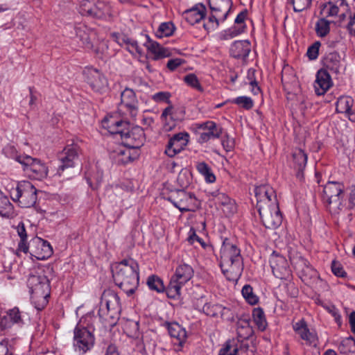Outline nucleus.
<instances>
[{
  "mask_svg": "<svg viewBox=\"0 0 355 355\" xmlns=\"http://www.w3.org/2000/svg\"><path fill=\"white\" fill-rule=\"evenodd\" d=\"M189 135L187 132H179L174 135L168 141L165 153L171 157L181 152L189 142Z\"/></svg>",
  "mask_w": 355,
  "mask_h": 355,
  "instance_id": "dca6fc26",
  "label": "nucleus"
},
{
  "mask_svg": "<svg viewBox=\"0 0 355 355\" xmlns=\"http://www.w3.org/2000/svg\"><path fill=\"white\" fill-rule=\"evenodd\" d=\"M8 318L12 324H21L23 323L21 313L17 307L9 310L8 312Z\"/></svg>",
  "mask_w": 355,
  "mask_h": 355,
  "instance_id": "6e6d98bb",
  "label": "nucleus"
},
{
  "mask_svg": "<svg viewBox=\"0 0 355 355\" xmlns=\"http://www.w3.org/2000/svg\"><path fill=\"white\" fill-rule=\"evenodd\" d=\"M102 126L112 135H119L124 146L135 150L141 147L145 140L144 130L139 126L129 128V123L117 119L114 116L105 117Z\"/></svg>",
  "mask_w": 355,
  "mask_h": 355,
  "instance_id": "f257e3e1",
  "label": "nucleus"
},
{
  "mask_svg": "<svg viewBox=\"0 0 355 355\" xmlns=\"http://www.w3.org/2000/svg\"><path fill=\"white\" fill-rule=\"evenodd\" d=\"M339 349L343 354L355 353V339L352 337L343 339L339 345Z\"/></svg>",
  "mask_w": 355,
  "mask_h": 355,
  "instance_id": "8fccbe9b",
  "label": "nucleus"
},
{
  "mask_svg": "<svg viewBox=\"0 0 355 355\" xmlns=\"http://www.w3.org/2000/svg\"><path fill=\"white\" fill-rule=\"evenodd\" d=\"M354 101L349 96L339 97L336 103V110L338 113L344 114L349 118L355 114Z\"/></svg>",
  "mask_w": 355,
  "mask_h": 355,
  "instance_id": "a878e982",
  "label": "nucleus"
},
{
  "mask_svg": "<svg viewBox=\"0 0 355 355\" xmlns=\"http://www.w3.org/2000/svg\"><path fill=\"white\" fill-rule=\"evenodd\" d=\"M243 31V28H232L229 30L226 31L225 33L223 35V38L224 40H229L231 38H233L239 34H241Z\"/></svg>",
  "mask_w": 355,
  "mask_h": 355,
  "instance_id": "0e129e2a",
  "label": "nucleus"
},
{
  "mask_svg": "<svg viewBox=\"0 0 355 355\" xmlns=\"http://www.w3.org/2000/svg\"><path fill=\"white\" fill-rule=\"evenodd\" d=\"M76 33L77 37L82 42L83 47L87 49H92L93 48L91 35L87 31L85 28H76Z\"/></svg>",
  "mask_w": 355,
  "mask_h": 355,
  "instance_id": "ea45409f",
  "label": "nucleus"
},
{
  "mask_svg": "<svg viewBox=\"0 0 355 355\" xmlns=\"http://www.w3.org/2000/svg\"><path fill=\"white\" fill-rule=\"evenodd\" d=\"M293 159L295 167L300 171H302L307 162V155L300 148L295 149L293 153Z\"/></svg>",
  "mask_w": 355,
  "mask_h": 355,
  "instance_id": "4c0bfd02",
  "label": "nucleus"
},
{
  "mask_svg": "<svg viewBox=\"0 0 355 355\" xmlns=\"http://www.w3.org/2000/svg\"><path fill=\"white\" fill-rule=\"evenodd\" d=\"M167 200L179 209L181 212L193 210L196 202L195 197L184 190L172 191Z\"/></svg>",
  "mask_w": 355,
  "mask_h": 355,
  "instance_id": "ddd939ff",
  "label": "nucleus"
},
{
  "mask_svg": "<svg viewBox=\"0 0 355 355\" xmlns=\"http://www.w3.org/2000/svg\"><path fill=\"white\" fill-rule=\"evenodd\" d=\"M220 266L229 281L236 282L243 270L241 250L230 239L225 238L220 251Z\"/></svg>",
  "mask_w": 355,
  "mask_h": 355,
  "instance_id": "f03ea898",
  "label": "nucleus"
},
{
  "mask_svg": "<svg viewBox=\"0 0 355 355\" xmlns=\"http://www.w3.org/2000/svg\"><path fill=\"white\" fill-rule=\"evenodd\" d=\"M206 15V8L202 3H197L183 13L186 21L191 25L200 22Z\"/></svg>",
  "mask_w": 355,
  "mask_h": 355,
  "instance_id": "393cba45",
  "label": "nucleus"
},
{
  "mask_svg": "<svg viewBox=\"0 0 355 355\" xmlns=\"http://www.w3.org/2000/svg\"><path fill=\"white\" fill-rule=\"evenodd\" d=\"M273 275L278 279H287L291 276L288 261L286 258L276 252H273L269 259Z\"/></svg>",
  "mask_w": 355,
  "mask_h": 355,
  "instance_id": "4468645a",
  "label": "nucleus"
},
{
  "mask_svg": "<svg viewBox=\"0 0 355 355\" xmlns=\"http://www.w3.org/2000/svg\"><path fill=\"white\" fill-rule=\"evenodd\" d=\"M328 211L333 215L340 214L345 207L343 196L332 198L330 200H323Z\"/></svg>",
  "mask_w": 355,
  "mask_h": 355,
  "instance_id": "c9c22d12",
  "label": "nucleus"
},
{
  "mask_svg": "<svg viewBox=\"0 0 355 355\" xmlns=\"http://www.w3.org/2000/svg\"><path fill=\"white\" fill-rule=\"evenodd\" d=\"M232 103L236 104L245 110H250L254 106V102L252 98L245 96H239L233 99Z\"/></svg>",
  "mask_w": 355,
  "mask_h": 355,
  "instance_id": "603ef678",
  "label": "nucleus"
},
{
  "mask_svg": "<svg viewBox=\"0 0 355 355\" xmlns=\"http://www.w3.org/2000/svg\"><path fill=\"white\" fill-rule=\"evenodd\" d=\"M193 274L194 270L190 265L182 263L178 266L166 288L167 296L173 299L179 297L182 287L191 279Z\"/></svg>",
  "mask_w": 355,
  "mask_h": 355,
  "instance_id": "39448f33",
  "label": "nucleus"
},
{
  "mask_svg": "<svg viewBox=\"0 0 355 355\" xmlns=\"http://www.w3.org/2000/svg\"><path fill=\"white\" fill-rule=\"evenodd\" d=\"M185 112L184 110L169 105L162 112L160 119L165 131H171L177 124L183 120Z\"/></svg>",
  "mask_w": 355,
  "mask_h": 355,
  "instance_id": "f8f14e48",
  "label": "nucleus"
},
{
  "mask_svg": "<svg viewBox=\"0 0 355 355\" xmlns=\"http://www.w3.org/2000/svg\"><path fill=\"white\" fill-rule=\"evenodd\" d=\"M184 62V61L180 58L171 59L168 61L166 66L169 70L174 71Z\"/></svg>",
  "mask_w": 355,
  "mask_h": 355,
  "instance_id": "774afa93",
  "label": "nucleus"
},
{
  "mask_svg": "<svg viewBox=\"0 0 355 355\" xmlns=\"http://www.w3.org/2000/svg\"><path fill=\"white\" fill-rule=\"evenodd\" d=\"M95 341L94 336L89 329L78 324L73 331V346L76 352L84 354L91 350Z\"/></svg>",
  "mask_w": 355,
  "mask_h": 355,
  "instance_id": "0eeeda50",
  "label": "nucleus"
},
{
  "mask_svg": "<svg viewBox=\"0 0 355 355\" xmlns=\"http://www.w3.org/2000/svg\"><path fill=\"white\" fill-rule=\"evenodd\" d=\"M230 52L235 58H245L250 52V43L248 40L235 41L231 45Z\"/></svg>",
  "mask_w": 355,
  "mask_h": 355,
  "instance_id": "c85d7f7f",
  "label": "nucleus"
},
{
  "mask_svg": "<svg viewBox=\"0 0 355 355\" xmlns=\"http://www.w3.org/2000/svg\"><path fill=\"white\" fill-rule=\"evenodd\" d=\"M293 330L300 337L310 345L315 346L318 336L315 331H311L304 319L299 320L293 325Z\"/></svg>",
  "mask_w": 355,
  "mask_h": 355,
  "instance_id": "412c9836",
  "label": "nucleus"
},
{
  "mask_svg": "<svg viewBox=\"0 0 355 355\" xmlns=\"http://www.w3.org/2000/svg\"><path fill=\"white\" fill-rule=\"evenodd\" d=\"M112 272L115 284L128 295L135 293L139 281V264L135 259L128 258L114 263Z\"/></svg>",
  "mask_w": 355,
  "mask_h": 355,
  "instance_id": "7ed1b4c3",
  "label": "nucleus"
},
{
  "mask_svg": "<svg viewBox=\"0 0 355 355\" xmlns=\"http://www.w3.org/2000/svg\"><path fill=\"white\" fill-rule=\"evenodd\" d=\"M198 171L203 175L206 182L212 183L215 182L216 177L211 171L210 167L205 162H199L196 165Z\"/></svg>",
  "mask_w": 355,
  "mask_h": 355,
  "instance_id": "37998d69",
  "label": "nucleus"
},
{
  "mask_svg": "<svg viewBox=\"0 0 355 355\" xmlns=\"http://www.w3.org/2000/svg\"><path fill=\"white\" fill-rule=\"evenodd\" d=\"M257 211L261 222L266 228L275 229L282 224V216L277 201L273 200L271 205L261 206Z\"/></svg>",
  "mask_w": 355,
  "mask_h": 355,
  "instance_id": "1a4fd4ad",
  "label": "nucleus"
},
{
  "mask_svg": "<svg viewBox=\"0 0 355 355\" xmlns=\"http://www.w3.org/2000/svg\"><path fill=\"white\" fill-rule=\"evenodd\" d=\"M241 293L246 302L251 305H254L259 302L258 297L254 293L253 288L250 285H245L242 288Z\"/></svg>",
  "mask_w": 355,
  "mask_h": 355,
  "instance_id": "09e8293b",
  "label": "nucleus"
},
{
  "mask_svg": "<svg viewBox=\"0 0 355 355\" xmlns=\"http://www.w3.org/2000/svg\"><path fill=\"white\" fill-rule=\"evenodd\" d=\"M255 197L257 198V209L271 205L277 201L275 190L268 184H262L255 188Z\"/></svg>",
  "mask_w": 355,
  "mask_h": 355,
  "instance_id": "f3484780",
  "label": "nucleus"
},
{
  "mask_svg": "<svg viewBox=\"0 0 355 355\" xmlns=\"http://www.w3.org/2000/svg\"><path fill=\"white\" fill-rule=\"evenodd\" d=\"M112 37L120 46H124V47L126 45L127 42H128L129 39H130L125 35L121 34V33H112Z\"/></svg>",
  "mask_w": 355,
  "mask_h": 355,
  "instance_id": "e2e57ef3",
  "label": "nucleus"
},
{
  "mask_svg": "<svg viewBox=\"0 0 355 355\" xmlns=\"http://www.w3.org/2000/svg\"><path fill=\"white\" fill-rule=\"evenodd\" d=\"M324 69L334 73H338L343 67L340 55L336 51H330L325 54L322 60Z\"/></svg>",
  "mask_w": 355,
  "mask_h": 355,
  "instance_id": "b1692460",
  "label": "nucleus"
},
{
  "mask_svg": "<svg viewBox=\"0 0 355 355\" xmlns=\"http://www.w3.org/2000/svg\"><path fill=\"white\" fill-rule=\"evenodd\" d=\"M331 270L336 276L339 277H345L347 275L341 265L335 261L332 263Z\"/></svg>",
  "mask_w": 355,
  "mask_h": 355,
  "instance_id": "69168bd1",
  "label": "nucleus"
},
{
  "mask_svg": "<svg viewBox=\"0 0 355 355\" xmlns=\"http://www.w3.org/2000/svg\"><path fill=\"white\" fill-rule=\"evenodd\" d=\"M315 32L320 37H325L330 31V23L325 18L319 19L315 23Z\"/></svg>",
  "mask_w": 355,
  "mask_h": 355,
  "instance_id": "49530a36",
  "label": "nucleus"
},
{
  "mask_svg": "<svg viewBox=\"0 0 355 355\" xmlns=\"http://www.w3.org/2000/svg\"><path fill=\"white\" fill-rule=\"evenodd\" d=\"M335 3L334 2L329 1L321 5L320 13L322 17H334L338 15L339 8Z\"/></svg>",
  "mask_w": 355,
  "mask_h": 355,
  "instance_id": "a19ab883",
  "label": "nucleus"
},
{
  "mask_svg": "<svg viewBox=\"0 0 355 355\" xmlns=\"http://www.w3.org/2000/svg\"><path fill=\"white\" fill-rule=\"evenodd\" d=\"M125 48L132 54H141L142 53V49L139 46L137 42L130 38L125 46Z\"/></svg>",
  "mask_w": 355,
  "mask_h": 355,
  "instance_id": "bf43d9fd",
  "label": "nucleus"
},
{
  "mask_svg": "<svg viewBox=\"0 0 355 355\" xmlns=\"http://www.w3.org/2000/svg\"><path fill=\"white\" fill-rule=\"evenodd\" d=\"M320 46V42H315L308 48L306 55L310 60H315L318 58Z\"/></svg>",
  "mask_w": 355,
  "mask_h": 355,
  "instance_id": "13d9d810",
  "label": "nucleus"
},
{
  "mask_svg": "<svg viewBox=\"0 0 355 355\" xmlns=\"http://www.w3.org/2000/svg\"><path fill=\"white\" fill-rule=\"evenodd\" d=\"M291 261L295 268L303 275H312L315 272L309 262L302 257L293 258Z\"/></svg>",
  "mask_w": 355,
  "mask_h": 355,
  "instance_id": "f704fd0d",
  "label": "nucleus"
},
{
  "mask_svg": "<svg viewBox=\"0 0 355 355\" xmlns=\"http://www.w3.org/2000/svg\"><path fill=\"white\" fill-rule=\"evenodd\" d=\"M80 152V146L77 143H71L67 145L59 155L60 165L58 168V173L61 175L64 171L75 166L76 162L78 159Z\"/></svg>",
  "mask_w": 355,
  "mask_h": 355,
  "instance_id": "9b49d317",
  "label": "nucleus"
},
{
  "mask_svg": "<svg viewBox=\"0 0 355 355\" xmlns=\"http://www.w3.org/2000/svg\"><path fill=\"white\" fill-rule=\"evenodd\" d=\"M49 297H46L44 295L31 294V302L35 308L38 311H41L46 307L49 302Z\"/></svg>",
  "mask_w": 355,
  "mask_h": 355,
  "instance_id": "3c124183",
  "label": "nucleus"
},
{
  "mask_svg": "<svg viewBox=\"0 0 355 355\" xmlns=\"http://www.w3.org/2000/svg\"><path fill=\"white\" fill-rule=\"evenodd\" d=\"M202 311L209 316L211 317H216L219 314L223 317L227 312L230 311V309L223 307L218 304H211V303H205L202 307Z\"/></svg>",
  "mask_w": 355,
  "mask_h": 355,
  "instance_id": "72a5a7b5",
  "label": "nucleus"
},
{
  "mask_svg": "<svg viewBox=\"0 0 355 355\" xmlns=\"http://www.w3.org/2000/svg\"><path fill=\"white\" fill-rule=\"evenodd\" d=\"M198 128L202 130L199 136L200 143H205L210 139L219 138L223 132V128L212 121L201 123Z\"/></svg>",
  "mask_w": 355,
  "mask_h": 355,
  "instance_id": "a211bd4d",
  "label": "nucleus"
},
{
  "mask_svg": "<svg viewBox=\"0 0 355 355\" xmlns=\"http://www.w3.org/2000/svg\"><path fill=\"white\" fill-rule=\"evenodd\" d=\"M175 26L171 21L161 23L155 31V35L158 38L169 37L175 31Z\"/></svg>",
  "mask_w": 355,
  "mask_h": 355,
  "instance_id": "58836bf2",
  "label": "nucleus"
},
{
  "mask_svg": "<svg viewBox=\"0 0 355 355\" xmlns=\"http://www.w3.org/2000/svg\"><path fill=\"white\" fill-rule=\"evenodd\" d=\"M239 340L232 339L226 341L218 355H236L239 349Z\"/></svg>",
  "mask_w": 355,
  "mask_h": 355,
  "instance_id": "e433bc0d",
  "label": "nucleus"
},
{
  "mask_svg": "<svg viewBox=\"0 0 355 355\" xmlns=\"http://www.w3.org/2000/svg\"><path fill=\"white\" fill-rule=\"evenodd\" d=\"M191 177L188 171H181L178 177V182L181 187L186 188L190 184Z\"/></svg>",
  "mask_w": 355,
  "mask_h": 355,
  "instance_id": "4d7b16f0",
  "label": "nucleus"
},
{
  "mask_svg": "<svg viewBox=\"0 0 355 355\" xmlns=\"http://www.w3.org/2000/svg\"><path fill=\"white\" fill-rule=\"evenodd\" d=\"M295 12H302L310 7L312 0H289Z\"/></svg>",
  "mask_w": 355,
  "mask_h": 355,
  "instance_id": "864d4df0",
  "label": "nucleus"
},
{
  "mask_svg": "<svg viewBox=\"0 0 355 355\" xmlns=\"http://www.w3.org/2000/svg\"><path fill=\"white\" fill-rule=\"evenodd\" d=\"M225 20L223 19V15L217 12H212L208 21L205 23L203 26L206 30H214L218 28L220 21H224Z\"/></svg>",
  "mask_w": 355,
  "mask_h": 355,
  "instance_id": "de8ad7c7",
  "label": "nucleus"
},
{
  "mask_svg": "<svg viewBox=\"0 0 355 355\" xmlns=\"http://www.w3.org/2000/svg\"><path fill=\"white\" fill-rule=\"evenodd\" d=\"M13 214V206L8 198L1 193L0 196V215L4 217H10Z\"/></svg>",
  "mask_w": 355,
  "mask_h": 355,
  "instance_id": "c03bdc74",
  "label": "nucleus"
},
{
  "mask_svg": "<svg viewBox=\"0 0 355 355\" xmlns=\"http://www.w3.org/2000/svg\"><path fill=\"white\" fill-rule=\"evenodd\" d=\"M110 157L118 164H127L137 158L138 154L135 150L123 145L117 146L110 153Z\"/></svg>",
  "mask_w": 355,
  "mask_h": 355,
  "instance_id": "6ab92c4d",
  "label": "nucleus"
},
{
  "mask_svg": "<svg viewBox=\"0 0 355 355\" xmlns=\"http://www.w3.org/2000/svg\"><path fill=\"white\" fill-rule=\"evenodd\" d=\"M79 12L83 15L92 18L103 19L111 15L110 5L104 1L94 3L88 0L81 1Z\"/></svg>",
  "mask_w": 355,
  "mask_h": 355,
  "instance_id": "9d476101",
  "label": "nucleus"
},
{
  "mask_svg": "<svg viewBox=\"0 0 355 355\" xmlns=\"http://www.w3.org/2000/svg\"><path fill=\"white\" fill-rule=\"evenodd\" d=\"M236 332L239 340H245L253 334V330L247 318H240L237 322Z\"/></svg>",
  "mask_w": 355,
  "mask_h": 355,
  "instance_id": "473e14b6",
  "label": "nucleus"
},
{
  "mask_svg": "<svg viewBox=\"0 0 355 355\" xmlns=\"http://www.w3.org/2000/svg\"><path fill=\"white\" fill-rule=\"evenodd\" d=\"M145 46L147 50L153 55V59L155 60L167 58L171 55L168 49L163 47L157 42L153 41L148 36H147V41L145 43Z\"/></svg>",
  "mask_w": 355,
  "mask_h": 355,
  "instance_id": "cd10ccee",
  "label": "nucleus"
},
{
  "mask_svg": "<svg viewBox=\"0 0 355 355\" xmlns=\"http://www.w3.org/2000/svg\"><path fill=\"white\" fill-rule=\"evenodd\" d=\"M16 161L23 166L25 173L33 179L42 180L47 176L48 168L39 159L26 155L17 157Z\"/></svg>",
  "mask_w": 355,
  "mask_h": 355,
  "instance_id": "6e6552de",
  "label": "nucleus"
},
{
  "mask_svg": "<svg viewBox=\"0 0 355 355\" xmlns=\"http://www.w3.org/2000/svg\"><path fill=\"white\" fill-rule=\"evenodd\" d=\"M170 96L168 92H160L153 94L152 98L155 102H166L169 103Z\"/></svg>",
  "mask_w": 355,
  "mask_h": 355,
  "instance_id": "680f3d73",
  "label": "nucleus"
},
{
  "mask_svg": "<svg viewBox=\"0 0 355 355\" xmlns=\"http://www.w3.org/2000/svg\"><path fill=\"white\" fill-rule=\"evenodd\" d=\"M120 310V300L117 294L111 290L105 291L101 296L98 315L109 321L114 319Z\"/></svg>",
  "mask_w": 355,
  "mask_h": 355,
  "instance_id": "423d86ee",
  "label": "nucleus"
},
{
  "mask_svg": "<svg viewBox=\"0 0 355 355\" xmlns=\"http://www.w3.org/2000/svg\"><path fill=\"white\" fill-rule=\"evenodd\" d=\"M87 83L96 92L102 93L107 88V80L105 76L96 69L88 71Z\"/></svg>",
  "mask_w": 355,
  "mask_h": 355,
  "instance_id": "5701e85b",
  "label": "nucleus"
},
{
  "mask_svg": "<svg viewBox=\"0 0 355 355\" xmlns=\"http://www.w3.org/2000/svg\"><path fill=\"white\" fill-rule=\"evenodd\" d=\"M146 284L148 288L157 293H162L165 290L163 281L157 275H150L148 277Z\"/></svg>",
  "mask_w": 355,
  "mask_h": 355,
  "instance_id": "a18cd8bd",
  "label": "nucleus"
},
{
  "mask_svg": "<svg viewBox=\"0 0 355 355\" xmlns=\"http://www.w3.org/2000/svg\"><path fill=\"white\" fill-rule=\"evenodd\" d=\"M327 310L331 315L334 318L336 322L340 326L342 324L341 316L339 313L338 310L334 305L327 306Z\"/></svg>",
  "mask_w": 355,
  "mask_h": 355,
  "instance_id": "338daca9",
  "label": "nucleus"
},
{
  "mask_svg": "<svg viewBox=\"0 0 355 355\" xmlns=\"http://www.w3.org/2000/svg\"><path fill=\"white\" fill-rule=\"evenodd\" d=\"M333 85V82L329 73L326 69H320L314 82V89L317 95L324 94Z\"/></svg>",
  "mask_w": 355,
  "mask_h": 355,
  "instance_id": "aec40b11",
  "label": "nucleus"
},
{
  "mask_svg": "<svg viewBox=\"0 0 355 355\" xmlns=\"http://www.w3.org/2000/svg\"><path fill=\"white\" fill-rule=\"evenodd\" d=\"M221 209L227 216H231L236 211V203L233 200H231L230 202L223 206Z\"/></svg>",
  "mask_w": 355,
  "mask_h": 355,
  "instance_id": "052dcab7",
  "label": "nucleus"
},
{
  "mask_svg": "<svg viewBox=\"0 0 355 355\" xmlns=\"http://www.w3.org/2000/svg\"><path fill=\"white\" fill-rule=\"evenodd\" d=\"M37 189L28 181H21L12 187L9 191L10 198L14 202L23 208H28L35 205L37 202Z\"/></svg>",
  "mask_w": 355,
  "mask_h": 355,
  "instance_id": "20e7f679",
  "label": "nucleus"
},
{
  "mask_svg": "<svg viewBox=\"0 0 355 355\" xmlns=\"http://www.w3.org/2000/svg\"><path fill=\"white\" fill-rule=\"evenodd\" d=\"M344 186L338 182H329L323 189V200H330L332 198L344 196Z\"/></svg>",
  "mask_w": 355,
  "mask_h": 355,
  "instance_id": "c756f323",
  "label": "nucleus"
},
{
  "mask_svg": "<svg viewBox=\"0 0 355 355\" xmlns=\"http://www.w3.org/2000/svg\"><path fill=\"white\" fill-rule=\"evenodd\" d=\"M211 12L223 15V19H226L232 6V0H209Z\"/></svg>",
  "mask_w": 355,
  "mask_h": 355,
  "instance_id": "7c9ffc66",
  "label": "nucleus"
},
{
  "mask_svg": "<svg viewBox=\"0 0 355 355\" xmlns=\"http://www.w3.org/2000/svg\"><path fill=\"white\" fill-rule=\"evenodd\" d=\"M253 320L260 331H264L267 327V322L264 312L261 308H255L252 311Z\"/></svg>",
  "mask_w": 355,
  "mask_h": 355,
  "instance_id": "79ce46f5",
  "label": "nucleus"
},
{
  "mask_svg": "<svg viewBox=\"0 0 355 355\" xmlns=\"http://www.w3.org/2000/svg\"><path fill=\"white\" fill-rule=\"evenodd\" d=\"M168 331L169 335L175 339L173 341L175 350L180 351L187 338L185 329L177 322H172L168 324Z\"/></svg>",
  "mask_w": 355,
  "mask_h": 355,
  "instance_id": "4be33fe9",
  "label": "nucleus"
},
{
  "mask_svg": "<svg viewBox=\"0 0 355 355\" xmlns=\"http://www.w3.org/2000/svg\"><path fill=\"white\" fill-rule=\"evenodd\" d=\"M33 243L35 245L34 256L39 260H44L50 257L53 254V248L50 243L40 238L33 240Z\"/></svg>",
  "mask_w": 355,
  "mask_h": 355,
  "instance_id": "bb28decb",
  "label": "nucleus"
},
{
  "mask_svg": "<svg viewBox=\"0 0 355 355\" xmlns=\"http://www.w3.org/2000/svg\"><path fill=\"white\" fill-rule=\"evenodd\" d=\"M184 80L188 85L192 87L193 88L200 92H202L203 90L197 76L195 74L189 73L186 76H184Z\"/></svg>",
  "mask_w": 355,
  "mask_h": 355,
  "instance_id": "5fc2aeb1",
  "label": "nucleus"
},
{
  "mask_svg": "<svg viewBox=\"0 0 355 355\" xmlns=\"http://www.w3.org/2000/svg\"><path fill=\"white\" fill-rule=\"evenodd\" d=\"M50 285L49 280L44 275H30L28 280L27 285L30 289L31 294L36 291L42 290L43 284Z\"/></svg>",
  "mask_w": 355,
  "mask_h": 355,
  "instance_id": "2f4dec72",
  "label": "nucleus"
},
{
  "mask_svg": "<svg viewBox=\"0 0 355 355\" xmlns=\"http://www.w3.org/2000/svg\"><path fill=\"white\" fill-rule=\"evenodd\" d=\"M138 103L135 92L133 89L127 87L121 94V104L119 110L121 112L125 108L130 116L134 119L138 113Z\"/></svg>",
  "mask_w": 355,
  "mask_h": 355,
  "instance_id": "2eb2a0df",
  "label": "nucleus"
}]
</instances>
